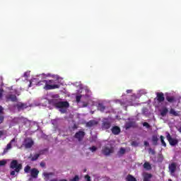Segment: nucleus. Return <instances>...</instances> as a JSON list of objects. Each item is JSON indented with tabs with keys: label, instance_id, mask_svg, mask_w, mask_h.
<instances>
[{
	"label": "nucleus",
	"instance_id": "1",
	"mask_svg": "<svg viewBox=\"0 0 181 181\" xmlns=\"http://www.w3.org/2000/svg\"><path fill=\"white\" fill-rule=\"evenodd\" d=\"M10 169H13V170L10 171V175L16 177L19 175V172L22 170V164L19 163L16 160H13L10 163Z\"/></svg>",
	"mask_w": 181,
	"mask_h": 181
},
{
	"label": "nucleus",
	"instance_id": "2",
	"mask_svg": "<svg viewBox=\"0 0 181 181\" xmlns=\"http://www.w3.org/2000/svg\"><path fill=\"white\" fill-rule=\"evenodd\" d=\"M45 83V86L43 87L44 90H55V88L60 87V86L54 84V80H46Z\"/></svg>",
	"mask_w": 181,
	"mask_h": 181
},
{
	"label": "nucleus",
	"instance_id": "3",
	"mask_svg": "<svg viewBox=\"0 0 181 181\" xmlns=\"http://www.w3.org/2000/svg\"><path fill=\"white\" fill-rule=\"evenodd\" d=\"M165 135L166 139L169 142L170 146H176V145L179 144V140H177V139L172 138V136L170 135V133H169V132H165Z\"/></svg>",
	"mask_w": 181,
	"mask_h": 181
},
{
	"label": "nucleus",
	"instance_id": "4",
	"mask_svg": "<svg viewBox=\"0 0 181 181\" xmlns=\"http://www.w3.org/2000/svg\"><path fill=\"white\" fill-rule=\"evenodd\" d=\"M176 170H177V163L173 162L168 165V172L170 173V176H175Z\"/></svg>",
	"mask_w": 181,
	"mask_h": 181
},
{
	"label": "nucleus",
	"instance_id": "5",
	"mask_svg": "<svg viewBox=\"0 0 181 181\" xmlns=\"http://www.w3.org/2000/svg\"><path fill=\"white\" fill-rule=\"evenodd\" d=\"M84 136H86V132L83 131H78L74 135V138L78 141V142H81L83 139H84Z\"/></svg>",
	"mask_w": 181,
	"mask_h": 181
},
{
	"label": "nucleus",
	"instance_id": "6",
	"mask_svg": "<svg viewBox=\"0 0 181 181\" xmlns=\"http://www.w3.org/2000/svg\"><path fill=\"white\" fill-rule=\"evenodd\" d=\"M114 153V148H108V147H104L102 149V153L105 155V156H109V155H111V153Z\"/></svg>",
	"mask_w": 181,
	"mask_h": 181
},
{
	"label": "nucleus",
	"instance_id": "7",
	"mask_svg": "<svg viewBox=\"0 0 181 181\" xmlns=\"http://www.w3.org/2000/svg\"><path fill=\"white\" fill-rule=\"evenodd\" d=\"M6 101H11L12 103H16L18 102V98L16 97V95L13 94H8L6 96Z\"/></svg>",
	"mask_w": 181,
	"mask_h": 181
},
{
	"label": "nucleus",
	"instance_id": "8",
	"mask_svg": "<svg viewBox=\"0 0 181 181\" xmlns=\"http://www.w3.org/2000/svg\"><path fill=\"white\" fill-rule=\"evenodd\" d=\"M70 107V104L67 101H59L58 103V105L57 108H69Z\"/></svg>",
	"mask_w": 181,
	"mask_h": 181
},
{
	"label": "nucleus",
	"instance_id": "9",
	"mask_svg": "<svg viewBox=\"0 0 181 181\" xmlns=\"http://www.w3.org/2000/svg\"><path fill=\"white\" fill-rule=\"evenodd\" d=\"M156 98H157V101L158 103H163V101H165V95L162 92L157 93H156Z\"/></svg>",
	"mask_w": 181,
	"mask_h": 181
},
{
	"label": "nucleus",
	"instance_id": "10",
	"mask_svg": "<svg viewBox=\"0 0 181 181\" xmlns=\"http://www.w3.org/2000/svg\"><path fill=\"white\" fill-rule=\"evenodd\" d=\"M111 128V122L107 120V121H103L102 123V129L105 130V129H110Z\"/></svg>",
	"mask_w": 181,
	"mask_h": 181
},
{
	"label": "nucleus",
	"instance_id": "11",
	"mask_svg": "<svg viewBox=\"0 0 181 181\" xmlns=\"http://www.w3.org/2000/svg\"><path fill=\"white\" fill-rule=\"evenodd\" d=\"M111 131L113 135H119V134H121V128L118 126L112 127Z\"/></svg>",
	"mask_w": 181,
	"mask_h": 181
},
{
	"label": "nucleus",
	"instance_id": "12",
	"mask_svg": "<svg viewBox=\"0 0 181 181\" xmlns=\"http://www.w3.org/2000/svg\"><path fill=\"white\" fill-rule=\"evenodd\" d=\"M30 175H31V177H33V179H37V176H39L38 170L36 168L31 169Z\"/></svg>",
	"mask_w": 181,
	"mask_h": 181
},
{
	"label": "nucleus",
	"instance_id": "13",
	"mask_svg": "<svg viewBox=\"0 0 181 181\" xmlns=\"http://www.w3.org/2000/svg\"><path fill=\"white\" fill-rule=\"evenodd\" d=\"M166 101L170 104L176 103V98L175 96L167 95L165 97Z\"/></svg>",
	"mask_w": 181,
	"mask_h": 181
},
{
	"label": "nucleus",
	"instance_id": "14",
	"mask_svg": "<svg viewBox=\"0 0 181 181\" xmlns=\"http://www.w3.org/2000/svg\"><path fill=\"white\" fill-rule=\"evenodd\" d=\"M16 107L18 111H21V110H25V108H28V104L19 103L16 105Z\"/></svg>",
	"mask_w": 181,
	"mask_h": 181
},
{
	"label": "nucleus",
	"instance_id": "15",
	"mask_svg": "<svg viewBox=\"0 0 181 181\" xmlns=\"http://www.w3.org/2000/svg\"><path fill=\"white\" fill-rule=\"evenodd\" d=\"M59 101L60 100H59L58 99H50L49 100V104H50L51 105H53V107H55V108H57V105Z\"/></svg>",
	"mask_w": 181,
	"mask_h": 181
},
{
	"label": "nucleus",
	"instance_id": "16",
	"mask_svg": "<svg viewBox=\"0 0 181 181\" xmlns=\"http://www.w3.org/2000/svg\"><path fill=\"white\" fill-rule=\"evenodd\" d=\"M98 124V122L95 120H90L89 122H88L86 123V127H88V128H91V127H94L95 125H97Z\"/></svg>",
	"mask_w": 181,
	"mask_h": 181
},
{
	"label": "nucleus",
	"instance_id": "17",
	"mask_svg": "<svg viewBox=\"0 0 181 181\" xmlns=\"http://www.w3.org/2000/svg\"><path fill=\"white\" fill-rule=\"evenodd\" d=\"M168 112H169V110H168V107H164L160 110V114L161 117H166Z\"/></svg>",
	"mask_w": 181,
	"mask_h": 181
},
{
	"label": "nucleus",
	"instance_id": "18",
	"mask_svg": "<svg viewBox=\"0 0 181 181\" xmlns=\"http://www.w3.org/2000/svg\"><path fill=\"white\" fill-rule=\"evenodd\" d=\"M151 141L154 146H158V141H159V139L158 138L157 135H153L151 137Z\"/></svg>",
	"mask_w": 181,
	"mask_h": 181
},
{
	"label": "nucleus",
	"instance_id": "19",
	"mask_svg": "<svg viewBox=\"0 0 181 181\" xmlns=\"http://www.w3.org/2000/svg\"><path fill=\"white\" fill-rule=\"evenodd\" d=\"M97 108L98 111H100V112H104V111H105V105H104L103 103H98Z\"/></svg>",
	"mask_w": 181,
	"mask_h": 181
},
{
	"label": "nucleus",
	"instance_id": "20",
	"mask_svg": "<svg viewBox=\"0 0 181 181\" xmlns=\"http://www.w3.org/2000/svg\"><path fill=\"white\" fill-rule=\"evenodd\" d=\"M134 125H135V122H129L126 123L125 128H126V129H129L130 128L134 127Z\"/></svg>",
	"mask_w": 181,
	"mask_h": 181
},
{
	"label": "nucleus",
	"instance_id": "21",
	"mask_svg": "<svg viewBox=\"0 0 181 181\" xmlns=\"http://www.w3.org/2000/svg\"><path fill=\"white\" fill-rule=\"evenodd\" d=\"M169 114L170 115H173L174 117H179V112H176L175 109L171 108L169 111Z\"/></svg>",
	"mask_w": 181,
	"mask_h": 181
},
{
	"label": "nucleus",
	"instance_id": "22",
	"mask_svg": "<svg viewBox=\"0 0 181 181\" xmlns=\"http://www.w3.org/2000/svg\"><path fill=\"white\" fill-rule=\"evenodd\" d=\"M143 168L146 169V170H151V169H152V166L148 162H145L143 165Z\"/></svg>",
	"mask_w": 181,
	"mask_h": 181
},
{
	"label": "nucleus",
	"instance_id": "23",
	"mask_svg": "<svg viewBox=\"0 0 181 181\" xmlns=\"http://www.w3.org/2000/svg\"><path fill=\"white\" fill-rule=\"evenodd\" d=\"M42 175L47 180H49L50 176H54V173H43Z\"/></svg>",
	"mask_w": 181,
	"mask_h": 181
},
{
	"label": "nucleus",
	"instance_id": "24",
	"mask_svg": "<svg viewBox=\"0 0 181 181\" xmlns=\"http://www.w3.org/2000/svg\"><path fill=\"white\" fill-rule=\"evenodd\" d=\"M25 146L27 149L32 148V146H33V141L30 140V141L25 143Z\"/></svg>",
	"mask_w": 181,
	"mask_h": 181
},
{
	"label": "nucleus",
	"instance_id": "25",
	"mask_svg": "<svg viewBox=\"0 0 181 181\" xmlns=\"http://www.w3.org/2000/svg\"><path fill=\"white\" fill-rule=\"evenodd\" d=\"M127 181H136V178L132 176V175L129 174L127 177Z\"/></svg>",
	"mask_w": 181,
	"mask_h": 181
},
{
	"label": "nucleus",
	"instance_id": "26",
	"mask_svg": "<svg viewBox=\"0 0 181 181\" xmlns=\"http://www.w3.org/2000/svg\"><path fill=\"white\" fill-rule=\"evenodd\" d=\"M152 177V174H146L144 175V181H149V179Z\"/></svg>",
	"mask_w": 181,
	"mask_h": 181
},
{
	"label": "nucleus",
	"instance_id": "27",
	"mask_svg": "<svg viewBox=\"0 0 181 181\" xmlns=\"http://www.w3.org/2000/svg\"><path fill=\"white\" fill-rule=\"evenodd\" d=\"M160 141H161V145H163V146L166 148V142H165V136H160Z\"/></svg>",
	"mask_w": 181,
	"mask_h": 181
},
{
	"label": "nucleus",
	"instance_id": "28",
	"mask_svg": "<svg viewBox=\"0 0 181 181\" xmlns=\"http://www.w3.org/2000/svg\"><path fill=\"white\" fill-rule=\"evenodd\" d=\"M13 142H15V139H13L10 141V143H8V144H7V146H6V148H7V149H11V148H12V144H13Z\"/></svg>",
	"mask_w": 181,
	"mask_h": 181
},
{
	"label": "nucleus",
	"instance_id": "29",
	"mask_svg": "<svg viewBox=\"0 0 181 181\" xmlns=\"http://www.w3.org/2000/svg\"><path fill=\"white\" fill-rule=\"evenodd\" d=\"M40 156V154H35L32 157L31 160L33 162L35 160H37L39 159V157Z\"/></svg>",
	"mask_w": 181,
	"mask_h": 181
},
{
	"label": "nucleus",
	"instance_id": "30",
	"mask_svg": "<svg viewBox=\"0 0 181 181\" xmlns=\"http://www.w3.org/2000/svg\"><path fill=\"white\" fill-rule=\"evenodd\" d=\"M32 170H30V165H26L25 168H24V172L25 173H29V172H30Z\"/></svg>",
	"mask_w": 181,
	"mask_h": 181
},
{
	"label": "nucleus",
	"instance_id": "31",
	"mask_svg": "<svg viewBox=\"0 0 181 181\" xmlns=\"http://www.w3.org/2000/svg\"><path fill=\"white\" fill-rule=\"evenodd\" d=\"M45 81H46V80H42V81H39L37 83V86H44V87H45V86H46V82H45Z\"/></svg>",
	"mask_w": 181,
	"mask_h": 181
},
{
	"label": "nucleus",
	"instance_id": "32",
	"mask_svg": "<svg viewBox=\"0 0 181 181\" xmlns=\"http://www.w3.org/2000/svg\"><path fill=\"white\" fill-rule=\"evenodd\" d=\"M143 127H146V128L149 129V128H151V124H149V123L145 122L143 123Z\"/></svg>",
	"mask_w": 181,
	"mask_h": 181
},
{
	"label": "nucleus",
	"instance_id": "33",
	"mask_svg": "<svg viewBox=\"0 0 181 181\" xmlns=\"http://www.w3.org/2000/svg\"><path fill=\"white\" fill-rule=\"evenodd\" d=\"M76 101L78 103H80V101H81V95L76 96Z\"/></svg>",
	"mask_w": 181,
	"mask_h": 181
},
{
	"label": "nucleus",
	"instance_id": "34",
	"mask_svg": "<svg viewBox=\"0 0 181 181\" xmlns=\"http://www.w3.org/2000/svg\"><path fill=\"white\" fill-rule=\"evenodd\" d=\"M89 149L91 152H95V151H97V147L95 146H93L92 147H90Z\"/></svg>",
	"mask_w": 181,
	"mask_h": 181
},
{
	"label": "nucleus",
	"instance_id": "35",
	"mask_svg": "<svg viewBox=\"0 0 181 181\" xmlns=\"http://www.w3.org/2000/svg\"><path fill=\"white\" fill-rule=\"evenodd\" d=\"M119 153H120V155H124L125 153V148H121L119 149Z\"/></svg>",
	"mask_w": 181,
	"mask_h": 181
},
{
	"label": "nucleus",
	"instance_id": "36",
	"mask_svg": "<svg viewBox=\"0 0 181 181\" xmlns=\"http://www.w3.org/2000/svg\"><path fill=\"white\" fill-rule=\"evenodd\" d=\"M148 152L149 153H151V155H155V153H156V152L155 151L154 149H152V148H149L148 149Z\"/></svg>",
	"mask_w": 181,
	"mask_h": 181
},
{
	"label": "nucleus",
	"instance_id": "37",
	"mask_svg": "<svg viewBox=\"0 0 181 181\" xmlns=\"http://www.w3.org/2000/svg\"><path fill=\"white\" fill-rule=\"evenodd\" d=\"M5 165H6V161L4 160H0V166H5Z\"/></svg>",
	"mask_w": 181,
	"mask_h": 181
},
{
	"label": "nucleus",
	"instance_id": "38",
	"mask_svg": "<svg viewBox=\"0 0 181 181\" xmlns=\"http://www.w3.org/2000/svg\"><path fill=\"white\" fill-rule=\"evenodd\" d=\"M78 180H80L78 175H75V177L71 181H78Z\"/></svg>",
	"mask_w": 181,
	"mask_h": 181
},
{
	"label": "nucleus",
	"instance_id": "39",
	"mask_svg": "<svg viewBox=\"0 0 181 181\" xmlns=\"http://www.w3.org/2000/svg\"><path fill=\"white\" fill-rule=\"evenodd\" d=\"M4 121H5V117L0 116V124H4Z\"/></svg>",
	"mask_w": 181,
	"mask_h": 181
},
{
	"label": "nucleus",
	"instance_id": "40",
	"mask_svg": "<svg viewBox=\"0 0 181 181\" xmlns=\"http://www.w3.org/2000/svg\"><path fill=\"white\" fill-rule=\"evenodd\" d=\"M85 179L86 181H91V177H90L88 175H85Z\"/></svg>",
	"mask_w": 181,
	"mask_h": 181
},
{
	"label": "nucleus",
	"instance_id": "41",
	"mask_svg": "<svg viewBox=\"0 0 181 181\" xmlns=\"http://www.w3.org/2000/svg\"><path fill=\"white\" fill-rule=\"evenodd\" d=\"M59 111H60V112H62V114H64V113L66 112L67 110H66V109H62V108H61V109L59 110Z\"/></svg>",
	"mask_w": 181,
	"mask_h": 181
},
{
	"label": "nucleus",
	"instance_id": "42",
	"mask_svg": "<svg viewBox=\"0 0 181 181\" xmlns=\"http://www.w3.org/2000/svg\"><path fill=\"white\" fill-rule=\"evenodd\" d=\"M40 165L41 168H45V166H46V163L41 162Z\"/></svg>",
	"mask_w": 181,
	"mask_h": 181
},
{
	"label": "nucleus",
	"instance_id": "43",
	"mask_svg": "<svg viewBox=\"0 0 181 181\" xmlns=\"http://www.w3.org/2000/svg\"><path fill=\"white\" fill-rule=\"evenodd\" d=\"M8 151H9V149L6 147V148L4 149L3 155H5V153H7Z\"/></svg>",
	"mask_w": 181,
	"mask_h": 181
},
{
	"label": "nucleus",
	"instance_id": "44",
	"mask_svg": "<svg viewBox=\"0 0 181 181\" xmlns=\"http://www.w3.org/2000/svg\"><path fill=\"white\" fill-rule=\"evenodd\" d=\"M3 93H4V90L0 89V98H2Z\"/></svg>",
	"mask_w": 181,
	"mask_h": 181
},
{
	"label": "nucleus",
	"instance_id": "45",
	"mask_svg": "<svg viewBox=\"0 0 181 181\" xmlns=\"http://www.w3.org/2000/svg\"><path fill=\"white\" fill-rule=\"evenodd\" d=\"M2 112H4V107L0 105V114H2Z\"/></svg>",
	"mask_w": 181,
	"mask_h": 181
},
{
	"label": "nucleus",
	"instance_id": "46",
	"mask_svg": "<svg viewBox=\"0 0 181 181\" xmlns=\"http://www.w3.org/2000/svg\"><path fill=\"white\" fill-rule=\"evenodd\" d=\"M21 119H22V121L23 122H26L28 121V119L26 118H24V117H21Z\"/></svg>",
	"mask_w": 181,
	"mask_h": 181
},
{
	"label": "nucleus",
	"instance_id": "47",
	"mask_svg": "<svg viewBox=\"0 0 181 181\" xmlns=\"http://www.w3.org/2000/svg\"><path fill=\"white\" fill-rule=\"evenodd\" d=\"M132 93V90H131V89H129L127 90V94H131Z\"/></svg>",
	"mask_w": 181,
	"mask_h": 181
},
{
	"label": "nucleus",
	"instance_id": "48",
	"mask_svg": "<svg viewBox=\"0 0 181 181\" xmlns=\"http://www.w3.org/2000/svg\"><path fill=\"white\" fill-rule=\"evenodd\" d=\"M145 146H149V143L148 141H144Z\"/></svg>",
	"mask_w": 181,
	"mask_h": 181
},
{
	"label": "nucleus",
	"instance_id": "49",
	"mask_svg": "<svg viewBox=\"0 0 181 181\" xmlns=\"http://www.w3.org/2000/svg\"><path fill=\"white\" fill-rule=\"evenodd\" d=\"M2 135H4V132L3 131H0V136H2Z\"/></svg>",
	"mask_w": 181,
	"mask_h": 181
},
{
	"label": "nucleus",
	"instance_id": "50",
	"mask_svg": "<svg viewBox=\"0 0 181 181\" xmlns=\"http://www.w3.org/2000/svg\"><path fill=\"white\" fill-rule=\"evenodd\" d=\"M24 77L28 78V73L27 72L24 73Z\"/></svg>",
	"mask_w": 181,
	"mask_h": 181
},
{
	"label": "nucleus",
	"instance_id": "51",
	"mask_svg": "<svg viewBox=\"0 0 181 181\" xmlns=\"http://www.w3.org/2000/svg\"><path fill=\"white\" fill-rule=\"evenodd\" d=\"M59 181H67V180H66V179H62V180H60Z\"/></svg>",
	"mask_w": 181,
	"mask_h": 181
},
{
	"label": "nucleus",
	"instance_id": "52",
	"mask_svg": "<svg viewBox=\"0 0 181 181\" xmlns=\"http://www.w3.org/2000/svg\"><path fill=\"white\" fill-rule=\"evenodd\" d=\"M135 144H136L135 141H133L132 143V145H135Z\"/></svg>",
	"mask_w": 181,
	"mask_h": 181
},
{
	"label": "nucleus",
	"instance_id": "53",
	"mask_svg": "<svg viewBox=\"0 0 181 181\" xmlns=\"http://www.w3.org/2000/svg\"><path fill=\"white\" fill-rule=\"evenodd\" d=\"M31 85H32V82H30L29 87H31Z\"/></svg>",
	"mask_w": 181,
	"mask_h": 181
}]
</instances>
